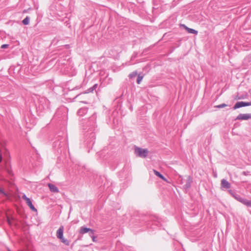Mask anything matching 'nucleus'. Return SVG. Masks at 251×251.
<instances>
[{
    "label": "nucleus",
    "instance_id": "25",
    "mask_svg": "<svg viewBox=\"0 0 251 251\" xmlns=\"http://www.w3.org/2000/svg\"><path fill=\"white\" fill-rule=\"evenodd\" d=\"M227 106V104H226L225 103H222V104L216 105L215 107H216V108H224V107H226Z\"/></svg>",
    "mask_w": 251,
    "mask_h": 251
},
{
    "label": "nucleus",
    "instance_id": "18",
    "mask_svg": "<svg viewBox=\"0 0 251 251\" xmlns=\"http://www.w3.org/2000/svg\"><path fill=\"white\" fill-rule=\"evenodd\" d=\"M60 139H58L57 141H55L54 142L53 144V147L54 148H61L62 147V142L60 141Z\"/></svg>",
    "mask_w": 251,
    "mask_h": 251
},
{
    "label": "nucleus",
    "instance_id": "38",
    "mask_svg": "<svg viewBox=\"0 0 251 251\" xmlns=\"http://www.w3.org/2000/svg\"><path fill=\"white\" fill-rule=\"evenodd\" d=\"M8 251H10V250H8Z\"/></svg>",
    "mask_w": 251,
    "mask_h": 251
},
{
    "label": "nucleus",
    "instance_id": "27",
    "mask_svg": "<svg viewBox=\"0 0 251 251\" xmlns=\"http://www.w3.org/2000/svg\"><path fill=\"white\" fill-rule=\"evenodd\" d=\"M0 194L2 195L3 196H6L7 194L4 191L3 189L0 187Z\"/></svg>",
    "mask_w": 251,
    "mask_h": 251
},
{
    "label": "nucleus",
    "instance_id": "13",
    "mask_svg": "<svg viewBox=\"0 0 251 251\" xmlns=\"http://www.w3.org/2000/svg\"><path fill=\"white\" fill-rule=\"evenodd\" d=\"M74 169L75 172H77L78 174H82L83 171L85 170L84 166L80 165H76L74 167Z\"/></svg>",
    "mask_w": 251,
    "mask_h": 251
},
{
    "label": "nucleus",
    "instance_id": "2",
    "mask_svg": "<svg viewBox=\"0 0 251 251\" xmlns=\"http://www.w3.org/2000/svg\"><path fill=\"white\" fill-rule=\"evenodd\" d=\"M138 220L139 221V226L145 225L147 228H150L153 230L160 228L162 226L159 220L155 217L143 216Z\"/></svg>",
    "mask_w": 251,
    "mask_h": 251
},
{
    "label": "nucleus",
    "instance_id": "8",
    "mask_svg": "<svg viewBox=\"0 0 251 251\" xmlns=\"http://www.w3.org/2000/svg\"><path fill=\"white\" fill-rule=\"evenodd\" d=\"M228 192L235 200L238 201H240V202H242L244 198H242L240 195L238 194L235 192L231 190H229Z\"/></svg>",
    "mask_w": 251,
    "mask_h": 251
},
{
    "label": "nucleus",
    "instance_id": "1",
    "mask_svg": "<svg viewBox=\"0 0 251 251\" xmlns=\"http://www.w3.org/2000/svg\"><path fill=\"white\" fill-rule=\"evenodd\" d=\"M96 115L93 113L87 119L82 120L81 125L83 132L84 145L88 148H92L95 140V132L97 130Z\"/></svg>",
    "mask_w": 251,
    "mask_h": 251
},
{
    "label": "nucleus",
    "instance_id": "3",
    "mask_svg": "<svg viewBox=\"0 0 251 251\" xmlns=\"http://www.w3.org/2000/svg\"><path fill=\"white\" fill-rule=\"evenodd\" d=\"M66 109L61 107L57 109L53 118V120L65 121L67 119Z\"/></svg>",
    "mask_w": 251,
    "mask_h": 251
},
{
    "label": "nucleus",
    "instance_id": "6",
    "mask_svg": "<svg viewBox=\"0 0 251 251\" xmlns=\"http://www.w3.org/2000/svg\"><path fill=\"white\" fill-rule=\"evenodd\" d=\"M86 233H88L89 236L92 238L93 241H95V236L94 230L90 228L82 226L80 227L79 230V233L83 234Z\"/></svg>",
    "mask_w": 251,
    "mask_h": 251
},
{
    "label": "nucleus",
    "instance_id": "24",
    "mask_svg": "<svg viewBox=\"0 0 251 251\" xmlns=\"http://www.w3.org/2000/svg\"><path fill=\"white\" fill-rule=\"evenodd\" d=\"M143 76L140 75H138L137 78V83L140 84L143 79Z\"/></svg>",
    "mask_w": 251,
    "mask_h": 251
},
{
    "label": "nucleus",
    "instance_id": "35",
    "mask_svg": "<svg viewBox=\"0 0 251 251\" xmlns=\"http://www.w3.org/2000/svg\"><path fill=\"white\" fill-rule=\"evenodd\" d=\"M57 151L58 152H59V150L58 149H57Z\"/></svg>",
    "mask_w": 251,
    "mask_h": 251
},
{
    "label": "nucleus",
    "instance_id": "12",
    "mask_svg": "<svg viewBox=\"0 0 251 251\" xmlns=\"http://www.w3.org/2000/svg\"><path fill=\"white\" fill-rule=\"evenodd\" d=\"M64 226H61L56 232V236L58 239H62L63 237Z\"/></svg>",
    "mask_w": 251,
    "mask_h": 251
},
{
    "label": "nucleus",
    "instance_id": "37",
    "mask_svg": "<svg viewBox=\"0 0 251 251\" xmlns=\"http://www.w3.org/2000/svg\"><path fill=\"white\" fill-rule=\"evenodd\" d=\"M82 102H84V103H86V102H84V101H82Z\"/></svg>",
    "mask_w": 251,
    "mask_h": 251
},
{
    "label": "nucleus",
    "instance_id": "10",
    "mask_svg": "<svg viewBox=\"0 0 251 251\" xmlns=\"http://www.w3.org/2000/svg\"><path fill=\"white\" fill-rule=\"evenodd\" d=\"M221 186L222 189H229L231 187V184L226 179H223L221 180Z\"/></svg>",
    "mask_w": 251,
    "mask_h": 251
},
{
    "label": "nucleus",
    "instance_id": "11",
    "mask_svg": "<svg viewBox=\"0 0 251 251\" xmlns=\"http://www.w3.org/2000/svg\"><path fill=\"white\" fill-rule=\"evenodd\" d=\"M192 182V179L191 177L190 176H189L187 177L186 183L183 186V188L185 189V191H187L188 189L190 188Z\"/></svg>",
    "mask_w": 251,
    "mask_h": 251
},
{
    "label": "nucleus",
    "instance_id": "15",
    "mask_svg": "<svg viewBox=\"0 0 251 251\" xmlns=\"http://www.w3.org/2000/svg\"><path fill=\"white\" fill-rule=\"evenodd\" d=\"M181 26H183L184 29L189 33H191V34H198V31L194 29H192V28H189L187 26H186L185 25H181Z\"/></svg>",
    "mask_w": 251,
    "mask_h": 251
},
{
    "label": "nucleus",
    "instance_id": "28",
    "mask_svg": "<svg viewBox=\"0 0 251 251\" xmlns=\"http://www.w3.org/2000/svg\"><path fill=\"white\" fill-rule=\"evenodd\" d=\"M13 220V218H10L9 217H7V221L9 225H12V222L11 220Z\"/></svg>",
    "mask_w": 251,
    "mask_h": 251
},
{
    "label": "nucleus",
    "instance_id": "9",
    "mask_svg": "<svg viewBox=\"0 0 251 251\" xmlns=\"http://www.w3.org/2000/svg\"><path fill=\"white\" fill-rule=\"evenodd\" d=\"M251 119V114H239L236 118V120H248Z\"/></svg>",
    "mask_w": 251,
    "mask_h": 251
},
{
    "label": "nucleus",
    "instance_id": "19",
    "mask_svg": "<svg viewBox=\"0 0 251 251\" xmlns=\"http://www.w3.org/2000/svg\"><path fill=\"white\" fill-rule=\"evenodd\" d=\"M153 172H154V174L156 176H157L158 177H159V178H160L161 179H162V180H163L164 181L166 180V178L160 173H159V172L155 170H153Z\"/></svg>",
    "mask_w": 251,
    "mask_h": 251
},
{
    "label": "nucleus",
    "instance_id": "21",
    "mask_svg": "<svg viewBox=\"0 0 251 251\" xmlns=\"http://www.w3.org/2000/svg\"><path fill=\"white\" fill-rule=\"evenodd\" d=\"M104 83L106 84H109L112 82V79L111 78L108 77L107 76L104 78L103 80Z\"/></svg>",
    "mask_w": 251,
    "mask_h": 251
},
{
    "label": "nucleus",
    "instance_id": "33",
    "mask_svg": "<svg viewBox=\"0 0 251 251\" xmlns=\"http://www.w3.org/2000/svg\"><path fill=\"white\" fill-rule=\"evenodd\" d=\"M2 159V155H1V154L0 153V163L1 162Z\"/></svg>",
    "mask_w": 251,
    "mask_h": 251
},
{
    "label": "nucleus",
    "instance_id": "5",
    "mask_svg": "<svg viewBox=\"0 0 251 251\" xmlns=\"http://www.w3.org/2000/svg\"><path fill=\"white\" fill-rule=\"evenodd\" d=\"M134 153L137 156L144 158L148 155L149 151L147 149H142L138 147H135Z\"/></svg>",
    "mask_w": 251,
    "mask_h": 251
},
{
    "label": "nucleus",
    "instance_id": "7",
    "mask_svg": "<svg viewBox=\"0 0 251 251\" xmlns=\"http://www.w3.org/2000/svg\"><path fill=\"white\" fill-rule=\"evenodd\" d=\"M251 105V102H245V101H238L237 102L234 106L233 107V109L235 110L237 108H239L244 106H248Z\"/></svg>",
    "mask_w": 251,
    "mask_h": 251
},
{
    "label": "nucleus",
    "instance_id": "22",
    "mask_svg": "<svg viewBox=\"0 0 251 251\" xmlns=\"http://www.w3.org/2000/svg\"><path fill=\"white\" fill-rule=\"evenodd\" d=\"M22 23L25 25H28L29 23V18L27 16L23 20Z\"/></svg>",
    "mask_w": 251,
    "mask_h": 251
},
{
    "label": "nucleus",
    "instance_id": "20",
    "mask_svg": "<svg viewBox=\"0 0 251 251\" xmlns=\"http://www.w3.org/2000/svg\"><path fill=\"white\" fill-rule=\"evenodd\" d=\"M241 203L247 205V206L251 207V201H249L247 199L244 198Z\"/></svg>",
    "mask_w": 251,
    "mask_h": 251
},
{
    "label": "nucleus",
    "instance_id": "26",
    "mask_svg": "<svg viewBox=\"0 0 251 251\" xmlns=\"http://www.w3.org/2000/svg\"><path fill=\"white\" fill-rule=\"evenodd\" d=\"M137 75V72H133L129 75L130 78H133L135 77Z\"/></svg>",
    "mask_w": 251,
    "mask_h": 251
},
{
    "label": "nucleus",
    "instance_id": "36",
    "mask_svg": "<svg viewBox=\"0 0 251 251\" xmlns=\"http://www.w3.org/2000/svg\"><path fill=\"white\" fill-rule=\"evenodd\" d=\"M80 95H77L76 97H77L79 96Z\"/></svg>",
    "mask_w": 251,
    "mask_h": 251
},
{
    "label": "nucleus",
    "instance_id": "30",
    "mask_svg": "<svg viewBox=\"0 0 251 251\" xmlns=\"http://www.w3.org/2000/svg\"><path fill=\"white\" fill-rule=\"evenodd\" d=\"M8 46H9V45H8V44H3L1 46V49H6L8 47Z\"/></svg>",
    "mask_w": 251,
    "mask_h": 251
},
{
    "label": "nucleus",
    "instance_id": "31",
    "mask_svg": "<svg viewBox=\"0 0 251 251\" xmlns=\"http://www.w3.org/2000/svg\"><path fill=\"white\" fill-rule=\"evenodd\" d=\"M22 198L23 200H25V201H27V200H28V199H29V198H27L25 195H24L23 196H22Z\"/></svg>",
    "mask_w": 251,
    "mask_h": 251
},
{
    "label": "nucleus",
    "instance_id": "32",
    "mask_svg": "<svg viewBox=\"0 0 251 251\" xmlns=\"http://www.w3.org/2000/svg\"><path fill=\"white\" fill-rule=\"evenodd\" d=\"M98 87V84H95L93 87L92 88H93L94 90H95Z\"/></svg>",
    "mask_w": 251,
    "mask_h": 251
},
{
    "label": "nucleus",
    "instance_id": "14",
    "mask_svg": "<svg viewBox=\"0 0 251 251\" xmlns=\"http://www.w3.org/2000/svg\"><path fill=\"white\" fill-rule=\"evenodd\" d=\"M48 186L51 192L58 193L59 192L58 188L55 185L51 183H48Z\"/></svg>",
    "mask_w": 251,
    "mask_h": 251
},
{
    "label": "nucleus",
    "instance_id": "4",
    "mask_svg": "<svg viewBox=\"0 0 251 251\" xmlns=\"http://www.w3.org/2000/svg\"><path fill=\"white\" fill-rule=\"evenodd\" d=\"M50 106V101L45 97H41L39 99L38 111H48Z\"/></svg>",
    "mask_w": 251,
    "mask_h": 251
},
{
    "label": "nucleus",
    "instance_id": "34",
    "mask_svg": "<svg viewBox=\"0 0 251 251\" xmlns=\"http://www.w3.org/2000/svg\"><path fill=\"white\" fill-rule=\"evenodd\" d=\"M7 171L9 174H11V171L10 170H8Z\"/></svg>",
    "mask_w": 251,
    "mask_h": 251
},
{
    "label": "nucleus",
    "instance_id": "16",
    "mask_svg": "<svg viewBox=\"0 0 251 251\" xmlns=\"http://www.w3.org/2000/svg\"><path fill=\"white\" fill-rule=\"evenodd\" d=\"M88 112V109L86 107H83L80 108L77 111V114L79 116H83L86 114Z\"/></svg>",
    "mask_w": 251,
    "mask_h": 251
},
{
    "label": "nucleus",
    "instance_id": "29",
    "mask_svg": "<svg viewBox=\"0 0 251 251\" xmlns=\"http://www.w3.org/2000/svg\"><path fill=\"white\" fill-rule=\"evenodd\" d=\"M94 91V89L92 87L90 88L89 89H88L87 90V92H85L84 94H86V93H90V92H92L93 91Z\"/></svg>",
    "mask_w": 251,
    "mask_h": 251
},
{
    "label": "nucleus",
    "instance_id": "23",
    "mask_svg": "<svg viewBox=\"0 0 251 251\" xmlns=\"http://www.w3.org/2000/svg\"><path fill=\"white\" fill-rule=\"evenodd\" d=\"M64 244H65L66 245H69V244H70V242L69 240H68L67 239H65L64 238V237H63V238L62 239H59Z\"/></svg>",
    "mask_w": 251,
    "mask_h": 251
},
{
    "label": "nucleus",
    "instance_id": "17",
    "mask_svg": "<svg viewBox=\"0 0 251 251\" xmlns=\"http://www.w3.org/2000/svg\"><path fill=\"white\" fill-rule=\"evenodd\" d=\"M26 201V204L30 207V208L33 211H37V209L34 206V205L32 203V201L30 199L27 200Z\"/></svg>",
    "mask_w": 251,
    "mask_h": 251
}]
</instances>
